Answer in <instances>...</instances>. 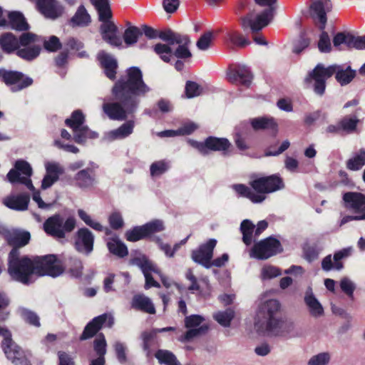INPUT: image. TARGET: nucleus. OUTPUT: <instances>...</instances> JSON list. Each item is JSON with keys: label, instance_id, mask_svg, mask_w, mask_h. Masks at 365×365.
<instances>
[{"label": "nucleus", "instance_id": "f257e3e1", "mask_svg": "<svg viewBox=\"0 0 365 365\" xmlns=\"http://www.w3.org/2000/svg\"><path fill=\"white\" fill-rule=\"evenodd\" d=\"M126 81H118L113 88V94L119 103L103 105L104 113L113 120H123L133 113L140 103V98L150 92V87L143 80L141 71L136 67L127 71Z\"/></svg>", "mask_w": 365, "mask_h": 365}, {"label": "nucleus", "instance_id": "f03ea898", "mask_svg": "<svg viewBox=\"0 0 365 365\" xmlns=\"http://www.w3.org/2000/svg\"><path fill=\"white\" fill-rule=\"evenodd\" d=\"M334 73L336 80L341 85L349 83L355 76V72L349 68L344 70L338 65L324 67L318 64L305 78L304 83L307 88H312L316 94L322 96L325 91L326 80Z\"/></svg>", "mask_w": 365, "mask_h": 365}, {"label": "nucleus", "instance_id": "7ed1b4c3", "mask_svg": "<svg viewBox=\"0 0 365 365\" xmlns=\"http://www.w3.org/2000/svg\"><path fill=\"white\" fill-rule=\"evenodd\" d=\"M254 1L255 6L247 16L241 19V26L244 30L250 28L252 33H256L273 20L277 0Z\"/></svg>", "mask_w": 365, "mask_h": 365}, {"label": "nucleus", "instance_id": "20e7f679", "mask_svg": "<svg viewBox=\"0 0 365 365\" xmlns=\"http://www.w3.org/2000/svg\"><path fill=\"white\" fill-rule=\"evenodd\" d=\"M35 260L27 257H19V252L13 249L9 254L8 272L15 281L29 284L36 279Z\"/></svg>", "mask_w": 365, "mask_h": 365}, {"label": "nucleus", "instance_id": "39448f33", "mask_svg": "<svg viewBox=\"0 0 365 365\" xmlns=\"http://www.w3.org/2000/svg\"><path fill=\"white\" fill-rule=\"evenodd\" d=\"M32 173V168L28 162L19 160L15 163L14 168L7 173L6 178L11 183L19 182L26 185L32 191V199L38 205V207L41 209H48L51 205L43 202L40 192L36 190L32 184L31 180Z\"/></svg>", "mask_w": 365, "mask_h": 365}, {"label": "nucleus", "instance_id": "423d86ee", "mask_svg": "<svg viewBox=\"0 0 365 365\" xmlns=\"http://www.w3.org/2000/svg\"><path fill=\"white\" fill-rule=\"evenodd\" d=\"M132 264L138 266L142 272H143L145 278V289H149L152 287H159L160 284L155 282L152 276L153 273L157 274L160 276L163 285L169 288H175L180 292H181L182 287L178 284L173 282L171 279L161 274L159 269L150 260H148L145 256L135 257L132 259Z\"/></svg>", "mask_w": 365, "mask_h": 365}, {"label": "nucleus", "instance_id": "0eeeda50", "mask_svg": "<svg viewBox=\"0 0 365 365\" xmlns=\"http://www.w3.org/2000/svg\"><path fill=\"white\" fill-rule=\"evenodd\" d=\"M43 39L32 33H24L19 39L17 55L27 61L36 58L41 51Z\"/></svg>", "mask_w": 365, "mask_h": 365}, {"label": "nucleus", "instance_id": "6e6552de", "mask_svg": "<svg viewBox=\"0 0 365 365\" xmlns=\"http://www.w3.org/2000/svg\"><path fill=\"white\" fill-rule=\"evenodd\" d=\"M36 277L48 275L53 277L61 275L64 267L56 255H50L34 259Z\"/></svg>", "mask_w": 365, "mask_h": 365}, {"label": "nucleus", "instance_id": "1a4fd4ad", "mask_svg": "<svg viewBox=\"0 0 365 365\" xmlns=\"http://www.w3.org/2000/svg\"><path fill=\"white\" fill-rule=\"evenodd\" d=\"M83 121L84 116L79 110L74 111L71 118L66 120V124L73 129L75 141L78 143H83L87 139H94L98 137L97 133L83 125Z\"/></svg>", "mask_w": 365, "mask_h": 365}, {"label": "nucleus", "instance_id": "9d476101", "mask_svg": "<svg viewBox=\"0 0 365 365\" xmlns=\"http://www.w3.org/2000/svg\"><path fill=\"white\" fill-rule=\"evenodd\" d=\"M185 326L188 330L181 335L178 340L181 342H187L205 334L209 325L205 322V317L198 314H192L185 317Z\"/></svg>", "mask_w": 365, "mask_h": 365}, {"label": "nucleus", "instance_id": "9b49d317", "mask_svg": "<svg viewBox=\"0 0 365 365\" xmlns=\"http://www.w3.org/2000/svg\"><path fill=\"white\" fill-rule=\"evenodd\" d=\"M282 247L279 240L273 237H267L254 245L250 252L252 258L267 259L281 252Z\"/></svg>", "mask_w": 365, "mask_h": 365}, {"label": "nucleus", "instance_id": "f8f14e48", "mask_svg": "<svg viewBox=\"0 0 365 365\" xmlns=\"http://www.w3.org/2000/svg\"><path fill=\"white\" fill-rule=\"evenodd\" d=\"M250 186L255 192H257V195H262L264 201L266 199L267 194L283 189L284 184L279 176L272 175L252 180L250 182Z\"/></svg>", "mask_w": 365, "mask_h": 365}, {"label": "nucleus", "instance_id": "ddd939ff", "mask_svg": "<svg viewBox=\"0 0 365 365\" xmlns=\"http://www.w3.org/2000/svg\"><path fill=\"white\" fill-rule=\"evenodd\" d=\"M344 207L356 218L365 220V195L361 192H348L343 195Z\"/></svg>", "mask_w": 365, "mask_h": 365}, {"label": "nucleus", "instance_id": "4468645a", "mask_svg": "<svg viewBox=\"0 0 365 365\" xmlns=\"http://www.w3.org/2000/svg\"><path fill=\"white\" fill-rule=\"evenodd\" d=\"M188 143L202 155L207 154L209 150L225 151L230 146L227 139L215 137L207 138L205 143L189 140Z\"/></svg>", "mask_w": 365, "mask_h": 365}, {"label": "nucleus", "instance_id": "2eb2a0df", "mask_svg": "<svg viewBox=\"0 0 365 365\" xmlns=\"http://www.w3.org/2000/svg\"><path fill=\"white\" fill-rule=\"evenodd\" d=\"M99 20L101 21L100 33L103 40L112 46H121L122 39L118 35V28L111 20V18H105Z\"/></svg>", "mask_w": 365, "mask_h": 365}, {"label": "nucleus", "instance_id": "dca6fc26", "mask_svg": "<svg viewBox=\"0 0 365 365\" xmlns=\"http://www.w3.org/2000/svg\"><path fill=\"white\" fill-rule=\"evenodd\" d=\"M331 8L330 0H314L309 7V13L320 30H324L327 24V12Z\"/></svg>", "mask_w": 365, "mask_h": 365}, {"label": "nucleus", "instance_id": "f3484780", "mask_svg": "<svg viewBox=\"0 0 365 365\" xmlns=\"http://www.w3.org/2000/svg\"><path fill=\"white\" fill-rule=\"evenodd\" d=\"M0 78L8 86H11L13 92L19 91L32 84L33 81L29 77L24 76L21 73L6 71L0 69Z\"/></svg>", "mask_w": 365, "mask_h": 365}, {"label": "nucleus", "instance_id": "a211bd4d", "mask_svg": "<svg viewBox=\"0 0 365 365\" xmlns=\"http://www.w3.org/2000/svg\"><path fill=\"white\" fill-rule=\"evenodd\" d=\"M217 241L215 239L209 240L205 244L200 246L198 250L192 253V259L195 262L209 268L212 266V252L216 246Z\"/></svg>", "mask_w": 365, "mask_h": 365}, {"label": "nucleus", "instance_id": "6ab92c4d", "mask_svg": "<svg viewBox=\"0 0 365 365\" xmlns=\"http://www.w3.org/2000/svg\"><path fill=\"white\" fill-rule=\"evenodd\" d=\"M283 320L279 317L258 319L255 323L257 331L267 336H279Z\"/></svg>", "mask_w": 365, "mask_h": 365}, {"label": "nucleus", "instance_id": "aec40b11", "mask_svg": "<svg viewBox=\"0 0 365 365\" xmlns=\"http://www.w3.org/2000/svg\"><path fill=\"white\" fill-rule=\"evenodd\" d=\"M1 336H3L1 348L6 358L12 362L21 359L23 356V351L13 341L10 331L6 329Z\"/></svg>", "mask_w": 365, "mask_h": 365}, {"label": "nucleus", "instance_id": "412c9836", "mask_svg": "<svg viewBox=\"0 0 365 365\" xmlns=\"http://www.w3.org/2000/svg\"><path fill=\"white\" fill-rule=\"evenodd\" d=\"M103 324L110 327L113 324V318L110 314H102L95 317L85 327L84 331L81 336V340H85L93 336L96 332L102 327Z\"/></svg>", "mask_w": 365, "mask_h": 365}, {"label": "nucleus", "instance_id": "4be33fe9", "mask_svg": "<svg viewBox=\"0 0 365 365\" xmlns=\"http://www.w3.org/2000/svg\"><path fill=\"white\" fill-rule=\"evenodd\" d=\"M94 236L86 228H81L76 233L75 248L79 252L88 255L93 249Z\"/></svg>", "mask_w": 365, "mask_h": 365}, {"label": "nucleus", "instance_id": "5701e85b", "mask_svg": "<svg viewBox=\"0 0 365 365\" xmlns=\"http://www.w3.org/2000/svg\"><path fill=\"white\" fill-rule=\"evenodd\" d=\"M304 302L310 316L314 318H319L324 316V307L316 297L311 286L307 287L306 289L304 296Z\"/></svg>", "mask_w": 365, "mask_h": 365}, {"label": "nucleus", "instance_id": "b1692460", "mask_svg": "<svg viewBox=\"0 0 365 365\" xmlns=\"http://www.w3.org/2000/svg\"><path fill=\"white\" fill-rule=\"evenodd\" d=\"M44 231L49 235L61 239L65 237L63 230V217L59 215H55L46 220L43 224Z\"/></svg>", "mask_w": 365, "mask_h": 365}, {"label": "nucleus", "instance_id": "393cba45", "mask_svg": "<svg viewBox=\"0 0 365 365\" xmlns=\"http://www.w3.org/2000/svg\"><path fill=\"white\" fill-rule=\"evenodd\" d=\"M227 79L233 84L248 86L252 81V75L246 67H239L227 73Z\"/></svg>", "mask_w": 365, "mask_h": 365}, {"label": "nucleus", "instance_id": "a878e982", "mask_svg": "<svg viewBox=\"0 0 365 365\" xmlns=\"http://www.w3.org/2000/svg\"><path fill=\"white\" fill-rule=\"evenodd\" d=\"M41 13L46 17L55 19L64 12L63 6L57 0H43L40 4Z\"/></svg>", "mask_w": 365, "mask_h": 365}, {"label": "nucleus", "instance_id": "bb28decb", "mask_svg": "<svg viewBox=\"0 0 365 365\" xmlns=\"http://www.w3.org/2000/svg\"><path fill=\"white\" fill-rule=\"evenodd\" d=\"M30 197L28 195H12L7 196L3 200L4 204L10 209L24 211L27 210Z\"/></svg>", "mask_w": 365, "mask_h": 365}, {"label": "nucleus", "instance_id": "cd10ccee", "mask_svg": "<svg viewBox=\"0 0 365 365\" xmlns=\"http://www.w3.org/2000/svg\"><path fill=\"white\" fill-rule=\"evenodd\" d=\"M98 59L104 68L105 73L110 79H114L116 73L117 61L110 54L101 51L98 54Z\"/></svg>", "mask_w": 365, "mask_h": 365}, {"label": "nucleus", "instance_id": "c85d7f7f", "mask_svg": "<svg viewBox=\"0 0 365 365\" xmlns=\"http://www.w3.org/2000/svg\"><path fill=\"white\" fill-rule=\"evenodd\" d=\"M131 307L148 314H152L155 313V309L153 302L149 297L144 294L135 295L131 302Z\"/></svg>", "mask_w": 365, "mask_h": 365}, {"label": "nucleus", "instance_id": "c756f323", "mask_svg": "<svg viewBox=\"0 0 365 365\" xmlns=\"http://www.w3.org/2000/svg\"><path fill=\"white\" fill-rule=\"evenodd\" d=\"M8 21L6 26L17 31L28 30L29 26L22 13L19 11H10L8 14Z\"/></svg>", "mask_w": 365, "mask_h": 365}, {"label": "nucleus", "instance_id": "7c9ffc66", "mask_svg": "<svg viewBox=\"0 0 365 365\" xmlns=\"http://www.w3.org/2000/svg\"><path fill=\"white\" fill-rule=\"evenodd\" d=\"M6 238L10 245L22 247L29 242L30 234L28 232L13 230L6 232Z\"/></svg>", "mask_w": 365, "mask_h": 365}, {"label": "nucleus", "instance_id": "2f4dec72", "mask_svg": "<svg viewBox=\"0 0 365 365\" xmlns=\"http://www.w3.org/2000/svg\"><path fill=\"white\" fill-rule=\"evenodd\" d=\"M133 122H127L123 124L118 128L107 133L106 135V138L108 140H114L125 138L133 133Z\"/></svg>", "mask_w": 365, "mask_h": 365}, {"label": "nucleus", "instance_id": "473e14b6", "mask_svg": "<svg viewBox=\"0 0 365 365\" xmlns=\"http://www.w3.org/2000/svg\"><path fill=\"white\" fill-rule=\"evenodd\" d=\"M232 189L240 196L248 198L253 203H261L263 202V197L261 195H257L252 188H250L242 184H236L232 185Z\"/></svg>", "mask_w": 365, "mask_h": 365}, {"label": "nucleus", "instance_id": "72a5a7b5", "mask_svg": "<svg viewBox=\"0 0 365 365\" xmlns=\"http://www.w3.org/2000/svg\"><path fill=\"white\" fill-rule=\"evenodd\" d=\"M107 247L111 254L120 258L124 257L128 254L126 245L117 237L109 238L107 241Z\"/></svg>", "mask_w": 365, "mask_h": 365}, {"label": "nucleus", "instance_id": "f704fd0d", "mask_svg": "<svg viewBox=\"0 0 365 365\" xmlns=\"http://www.w3.org/2000/svg\"><path fill=\"white\" fill-rule=\"evenodd\" d=\"M280 307V303L277 299L266 301L260 307V314L262 315V319L277 317V314L279 312Z\"/></svg>", "mask_w": 365, "mask_h": 365}, {"label": "nucleus", "instance_id": "c9c22d12", "mask_svg": "<svg viewBox=\"0 0 365 365\" xmlns=\"http://www.w3.org/2000/svg\"><path fill=\"white\" fill-rule=\"evenodd\" d=\"M250 124L254 130L261 129H271L276 131L277 129V124L272 118L268 117H259L252 118Z\"/></svg>", "mask_w": 365, "mask_h": 365}, {"label": "nucleus", "instance_id": "e433bc0d", "mask_svg": "<svg viewBox=\"0 0 365 365\" xmlns=\"http://www.w3.org/2000/svg\"><path fill=\"white\" fill-rule=\"evenodd\" d=\"M0 45L1 48L7 52L11 53L15 50H19V39L11 33H7L1 36L0 38Z\"/></svg>", "mask_w": 365, "mask_h": 365}, {"label": "nucleus", "instance_id": "4c0bfd02", "mask_svg": "<svg viewBox=\"0 0 365 365\" xmlns=\"http://www.w3.org/2000/svg\"><path fill=\"white\" fill-rule=\"evenodd\" d=\"M170 44L158 43L153 46L154 52L165 63L170 62L173 56V48Z\"/></svg>", "mask_w": 365, "mask_h": 365}, {"label": "nucleus", "instance_id": "58836bf2", "mask_svg": "<svg viewBox=\"0 0 365 365\" xmlns=\"http://www.w3.org/2000/svg\"><path fill=\"white\" fill-rule=\"evenodd\" d=\"M90 22L91 17L83 6H80L78 8V10L71 20V23L73 26H86Z\"/></svg>", "mask_w": 365, "mask_h": 365}, {"label": "nucleus", "instance_id": "ea45409f", "mask_svg": "<svg viewBox=\"0 0 365 365\" xmlns=\"http://www.w3.org/2000/svg\"><path fill=\"white\" fill-rule=\"evenodd\" d=\"M240 230L242 234L243 242L247 245H251L255 238V235H253L255 230L254 224L249 220H244L241 222Z\"/></svg>", "mask_w": 365, "mask_h": 365}, {"label": "nucleus", "instance_id": "a19ab883", "mask_svg": "<svg viewBox=\"0 0 365 365\" xmlns=\"http://www.w3.org/2000/svg\"><path fill=\"white\" fill-rule=\"evenodd\" d=\"M181 38H183V41L175 43L178 45V47L173 51V56L178 58H190L192 56V53L189 49L190 40L187 36H182Z\"/></svg>", "mask_w": 365, "mask_h": 365}, {"label": "nucleus", "instance_id": "79ce46f5", "mask_svg": "<svg viewBox=\"0 0 365 365\" xmlns=\"http://www.w3.org/2000/svg\"><path fill=\"white\" fill-rule=\"evenodd\" d=\"M215 36V32L212 31L205 32L197 41V48L201 51L209 50L212 46Z\"/></svg>", "mask_w": 365, "mask_h": 365}, {"label": "nucleus", "instance_id": "37998d69", "mask_svg": "<svg viewBox=\"0 0 365 365\" xmlns=\"http://www.w3.org/2000/svg\"><path fill=\"white\" fill-rule=\"evenodd\" d=\"M365 164V150L361 149L347 162V168L351 170H358Z\"/></svg>", "mask_w": 365, "mask_h": 365}, {"label": "nucleus", "instance_id": "c03bdc74", "mask_svg": "<svg viewBox=\"0 0 365 365\" xmlns=\"http://www.w3.org/2000/svg\"><path fill=\"white\" fill-rule=\"evenodd\" d=\"M140 34V31L138 27L129 26L123 34V40L126 46H130L136 43Z\"/></svg>", "mask_w": 365, "mask_h": 365}, {"label": "nucleus", "instance_id": "a18cd8bd", "mask_svg": "<svg viewBox=\"0 0 365 365\" xmlns=\"http://www.w3.org/2000/svg\"><path fill=\"white\" fill-rule=\"evenodd\" d=\"M92 4L96 8L99 19L105 18H111L112 13L109 6L108 0H91Z\"/></svg>", "mask_w": 365, "mask_h": 365}, {"label": "nucleus", "instance_id": "49530a36", "mask_svg": "<svg viewBox=\"0 0 365 365\" xmlns=\"http://www.w3.org/2000/svg\"><path fill=\"white\" fill-rule=\"evenodd\" d=\"M183 35L178 33H175L171 30H166L159 32L158 37L163 41L167 42L166 44L170 46L175 45L176 43H180L183 41V38H181Z\"/></svg>", "mask_w": 365, "mask_h": 365}, {"label": "nucleus", "instance_id": "de8ad7c7", "mask_svg": "<svg viewBox=\"0 0 365 365\" xmlns=\"http://www.w3.org/2000/svg\"><path fill=\"white\" fill-rule=\"evenodd\" d=\"M155 356L160 364H164L165 365H179V362L175 355L169 351L159 350L156 353Z\"/></svg>", "mask_w": 365, "mask_h": 365}, {"label": "nucleus", "instance_id": "09e8293b", "mask_svg": "<svg viewBox=\"0 0 365 365\" xmlns=\"http://www.w3.org/2000/svg\"><path fill=\"white\" fill-rule=\"evenodd\" d=\"M279 336L280 337L292 338L298 335L297 327L292 322L283 320Z\"/></svg>", "mask_w": 365, "mask_h": 365}, {"label": "nucleus", "instance_id": "8fccbe9b", "mask_svg": "<svg viewBox=\"0 0 365 365\" xmlns=\"http://www.w3.org/2000/svg\"><path fill=\"white\" fill-rule=\"evenodd\" d=\"M281 270L273 265L265 264L261 269L260 278L262 280L271 279L281 275Z\"/></svg>", "mask_w": 365, "mask_h": 365}, {"label": "nucleus", "instance_id": "3c124183", "mask_svg": "<svg viewBox=\"0 0 365 365\" xmlns=\"http://www.w3.org/2000/svg\"><path fill=\"white\" fill-rule=\"evenodd\" d=\"M19 312L22 319L27 323L35 327L40 326L39 317L36 313L24 307L19 308Z\"/></svg>", "mask_w": 365, "mask_h": 365}, {"label": "nucleus", "instance_id": "603ef678", "mask_svg": "<svg viewBox=\"0 0 365 365\" xmlns=\"http://www.w3.org/2000/svg\"><path fill=\"white\" fill-rule=\"evenodd\" d=\"M331 360L329 352H321L312 356L307 361V365H328Z\"/></svg>", "mask_w": 365, "mask_h": 365}, {"label": "nucleus", "instance_id": "864d4df0", "mask_svg": "<svg viewBox=\"0 0 365 365\" xmlns=\"http://www.w3.org/2000/svg\"><path fill=\"white\" fill-rule=\"evenodd\" d=\"M234 317V312L232 309H227L223 312H218L214 314L215 319L222 326L228 327Z\"/></svg>", "mask_w": 365, "mask_h": 365}, {"label": "nucleus", "instance_id": "5fc2aeb1", "mask_svg": "<svg viewBox=\"0 0 365 365\" xmlns=\"http://www.w3.org/2000/svg\"><path fill=\"white\" fill-rule=\"evenodd\" d=\"M351 36L352 34L349 33H337L333 38L334 46L338 49H341L340 46L344 44L349 48Z\"/></svg>", "mask_w": 365, "mask_h": 365}, {"label": "nucleus", "instance_id": "6e6d98bb", "mask_svg": "<svg viewBox=\"0 0 365 365\" xmlns=\"http://www.w3.org/2000/svg\"><path fill=\"white\" fill-rule=\"evenodd\" d=\"M78 185L82 187H87L93 185V178L86 170L79 171L76 177Z\"/></svg>", "mask_w": 365, "mask_h": 365}, {"label": "nucleus", "instance_id": "4d7b16f0", "mask_svg": "<svg viewBox=\"0 0 365 365\" xmlns=\"http://www.w3.org/2000/svg\"><path fill=\"white\" fill-rule=\"evenodd\" d=\"M146 236H149L153 233L163 231L165 229L163 221L155 220L143 225Z\"/></svg>", "mask_w": 365, "mask_h": 365}, {"label": "nucleus", "instance_id": "13d9d810", "mask_svg": "<svg viewBox=\"0 0 365 365\" xmlns=\"http://www.w3.org/2000/svg\"><path fill=\"white\" fill-rule=\"evenodd\" d=\"M352 247H349L335 252V254L334 255L335 269L340 270L342 269L343 264L340 262V260L350 256L352 252Z\"/></svg>", "mask_w": 365, "mask_h": 365}, {"label": "nucleus", "instance_id": "bf43d9fd", "mask_svg": "<svg viewBox=\"0 0 365 365\" xmlns=\"http://www.w3.org/2000/svg\"><path fill=\"white\" fill-rule=\"evenodd\" d=\"M322 31L318 41V48L322 53H329L332 48L330 38L327 32Z\"/></svg>", "mask_w": 365, "mask_h": 365}, {"label": "nucleus", "instance_id": "052dcab7", "mask_svg": "<svg viewBox=\"0 0 365 365\" xmlns=\"http://www.w3.org/2000/svg\"><path fill=\"white\" fill-rule=\"evenodd\" d=\"M147 237L142 226L135 227L131 230H128L125 233V237L127 240L130 242H136L144 237Z\"/></svg>", "mask_w": 365, "mask_h": 365}, {"label": "nucleus", "instance_id": "680f3d73", "mask_svg": "<svg viewBox=\"0 0 365 365\" xmlns=\"http://www.w3.org/2000/svg\"><path fill=\"white\" fill-rule=\"evenodd\" d=\"M83 270V265L80 260L76 259H71L68 264L67 272L73 277H78L81 275Z\"/></svg>", "mask_w": 365, "mask_h": 365}, {"label": "nucleus", "instance_id": "e2e57ef3", "mask_svg": "<svg viewBox=\"0 0 365 365\" xmlns=\"http://www.w3.org/2000/svg\"><path fill=\"white\" fill-rule=\"evenodd\" d=\"M78 215L79 217L88 226L98 231L103 230V226L98 222L93 221L91 216L83 210H78Z\"/></svg>", "mask_w": 365, "mask_h": 365}, {"label": "nucleus", "instance_id": "0e129e2a", "mask_svg": "<svg viewBox=\"0 0 365 365\" xmlns=\"http://www.w3.org/2000/svg\"><path fill=\"white\" fill-rule=\"evenodd\" d=\"M169 168V165L164 160L157 161L150 165V174L153 177L159 176Z\"/></svg>", "mask_w": 365, "mask_h": 365}, {"label": "nucleus", "instance_id": "69168bd1", "mask_svg": "<svg viewBox=\"0 0 365 365\" xmlns=\"http://www.w3.org/2000/svg\"><path fill=\"white\" fill-rule=\"evenodd\" d=\"M303 252L304 258L309 262H312L317 258L320 250L317 249L316 246L307 243L303 246Z\"/></svg>", "mask_w": 365, "mask_h": 365}, {"label": "nucleus", "instance_id": "338daca9", "mask_svg": "<svg viewBox=\"0 0 365 365\" xmlns=\"http://www.w3.org/2000/svg\"><path fill=\"white\" fill-rule=\"evenodd\" d=\"M106 341L103 335L98 336L94 341V350L98 356H104L106 353Z\"/></svg>", "mask_w": 365, "mask_h": 365}, {"label": "nucleus", "instance_id": "774afa93", "mask_svg": "<svg viewBox=\"0 0 365 365\" xmlns=\"http://www.w3.org/2000/svg\"><path fill=\"white\" fill-rule=\"evenodd\" d=\"M202 93V88L200 86L192 81H188L185 86V94L187 98H191L200 96Z\"/></svg>", "mask_w": 365, "mask_h": 365}]
</instances>
